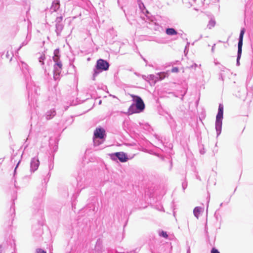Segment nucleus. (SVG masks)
I'll return each mask as SVG.
<instances>
[{
	"instance_id": "nucleus-1",
	"label": "nucleus",
	"mask_w": 253,
	"mask_h": 253,
	"mask_svg": "<svg viewBox=\"0 0 253 253\" xmlns=\"http://www.w3.org/2000/svg\"><path fill=\"white\" fill-rule=\"evenodd\" d=\"M133 103L129 106L128 111L129 114L140 113L145 109V105L143 99L138 95L131 94Z\"/></svg>"
},
{
	"instance_id": "nucleus-2",
	"label": "nucleus",
	"mask_w": 253,
	"mask_h": 253,
	"mask_svg": "<svg viewBox=\"0 0 253 253\" xmlns=\"http://www.w3.org/2000/svg\"><path fill=\"white\" fill-rule=\"evenodd\" d=\"M110 67L109 63L106 60L99 59L97 60L96 64L93 68V73L92 80H95V78L101 72L109 70Z\"/></svg>"
},
{
	"instance_id": "nucleus-3",
	"label": "nucleus",
	"mask_w": 253,
	"mask_h": 253,
	"mask_svg": "<svg viewBox=\"0 0 253 253\" xmlns=\"http://www.w3.org/2000/svg\"><path fill=\"white\" fill-rule=\"evenodd\" d=\"M223 109L224 107L223 104H219L215 120V129L217 137H218L221 132L222 119L223 118Z\"/></svg>"
},
{
	"instance_id": "nucleus-4",
	"label": "nucleus",
	"mask_w": 253,
	"mask_h": 253,
	"mask_svg": "<svg viewBox=\"0 0 253 253\" xmlns=\"http://www.w3.org/2000/svg\"><path fill=\"white\" fill-rule=\"evenodd\" d=\"M111 159L113 161L119 160L121 163L126 162L128 160V156L124 152H118L112 153L110 155Z\"/></svg>"
},
{
	"instance_id": "nucleus-5",
	"label": "nucleus",
	"mask_w": 253,
	"mask_h": 253,
	"mask_svg": "<svg viewBox=\"0 0 253 253\" xmlns=\"http://www.w3.org/2000/svg\"><path fill=\"white\" fill-rule=\"evenodd\" d=\"M55 64L53 66V78L56 81L59 79L60 75L62 70V63L60 60L54 61Z\"/></svg>"
},
{
	"instance_id": "nucleus-6",
	"label": "nucleus",
	"mask_w": 253,
	"mask_h": 253,
	"mask_svg": "<svg viewBox=\"0 0 253 253\" xmlns=\"http://www.w3.org/2000/svg\"><path fill=\"white\" fill-rule=\"evenodd\" d=\"M27 89L28 90V97L30 98L31 96V98L33 96H34V97H35V95H38L40 91V88L38 87L35 85L31 86L29 84H27Z\"/></svg>"
},
{
	"instance_id": "nucleus-7",
	"label": "nucleus",
	"mask_w": 253,
	"mask_h": 253,
	"mask_svg": "<svg viewBox=\"0 0 253 253\" xmlns=\"http://www.w3.org/2000/svg\"><path fill=\"white\" fill-rule=\"evenodd\" d=\"M42 200L41 198L34 199L33 200V209H34V212H39L40 214H42V210L41 209Z\"/></svg>"
},
{
	"instance_id": "nucleus-8",
	"label": "nucleus",
	"mask_w": 253,
	"mask_h": 253,
	"mask_svg": "<svg viewBox=\"0 0 253 253\" xmlns=\"http://www.w3.org/2000/svg\"><path fill=\"white\" fill-rule=\"evenodd\" d=\"M106 134L105 130L101 127L96 128L94 131L93 137L96 138H99L101 140H105Z\"/></svg>"
},
{
	"instance_id": "nucleus-9",
	"label": "nucleus",
	"mask_w": 253,
	"mask_h": 253,
	"mask_svg": "<svg viewBox=\"0 0 253 253\" xmlns=\"http://www.w3.org/2000/svg\"><path fill=\"white\" fill-rule=\"evenodd\" d=\"M40 165V161L37 157L32 158L30 162V171L34 172L36 171Z\"/></svg>"
},
{
	"instance_id": "nucleus-10",
	"label": "nucleus",
	"mask_w": 253,
	"mask_h": 253,
	"mask_svg": "<svg viewBox=\"0 0 253 253\" xmlns=\"http://www.w3.org/2000/svg\"><path fill=\"white\" fill-rule=\"evenodd\" d=\"M246 30L244 28L241 29L239 37L238 39V48H242L243 43V37L245 34Z\"/></svg>"
},
{
	"instance_id": "nucleus-11",
	"label": "nucleus",
	"mask_w": 253,
	"mask_h": 253,
	"mask_svg": "<svg viewBox=\"0 0 253 253\" xmlns=\"http://www.w3.org/2000/svg\"><path fill=\"white\" fill-rule=\"evenodd\" d=\"M56 114V112L55 109H51L45 113V116L47 120L52 119Z\"/></svg>"
},
{
	"instance_id": "nucleus-12",
	"label": "nucleus",
	"mask_w": 253,
	"mask_h": 253,
	"mask_svg": "<svg viewBox=\"0 0 253 253\" xmlns=\"http://www.w3.org/2000/svg\"><path fill=\"white\" fill-rule=\"evenodd\" d=\"M64 24L61 23H56L55 24V32L57 36H60L61 33L64 28Z\"/></svg>"
},
{
	"instance_id": "nucleus-13",
	"label": "nucleus",
	"mask_w": 253,
	"mask_h": 253,
	"mask_svg": "<svg viewBox=\"0 0 253 253\" xmlns=\"http://www.w3.org/2000/svg\"><path fill=\"white\" fill-rule=\"evenodd\" d=\"M60 7V1L59 0H54L52 3L50 9L53 11H56Z\"/></svg>"
},
{
	"instance_id": "nucleus-14",
	"label": "nucleus",
	"mask_w": 253,
	"mask_h": 253,
	"mask_svg": "<svg viewBox=\"0 0 253 253\" xmlns=\"http://www.w3.org/2000/svg\"><path fill=\"white\" fill-rule=\"evenodd\" d=\"M166 33L169 36H174L177 35L178 32L173 28H168L166 29Z\"/></svg>"
},
{
	"instance_id": "nucleus-15",
	"label": "nucleus",
	"mask_w": 253,
	"mask_h": 253,
	"mask_svg": "<svg viewBox=\"0 0 253 253\" xmlns=\"http://www.w3.org/2000/svg\"><path fill=\"white\" fill-rule=\"evenodd\" d=\"M53 54V56L52 57L53 61L60 60V54L59 48H56L54 50Z\"/></svg>"
},
{
	"instance_id": "nucleus-16",
	"label": "nucleus",
	"mask_w": 253,
	"mask_h": 253,
	"mask_svg": "<svg viewBox=\"0 0 253 253\" xmlns=\"http://www.w3.org/2000/svg\"><path fill=\"white\" fill-rule=\"evenodd\" d=\"M203 208L200 207H195L193 210V214L194 216L198 218Z\"/></svg>"
},
{
	"instance_id": "nucleus-17",
	"label": "nucleus",
	"mask_w": 253,
	"mask_h": 253,
	"mask_svg": "<svg viewBox=\"0 0 253 253\" xmlns=\"http://www.w3.org/2000/svg\"><path fill=\"white\" fill-rule=\"evenodd\" d=\"M242 52V48H238L237 56V60H236V65L238 66H239L240 64V60L241 57Z\"/></svg>"
},
{
	"instance_id": "nucleus-18",
	"label": "nucleus",
	"mask_w": 253,
	"mask_h": 253,
	"mask_svg": "<svg viewBox=\"0 0 253 253\" xmlns=\"http://www.w3.org/2000/svg\"><path fill=\"white\" fill-rule=\"evenodd\" d=\"M167 73L163 72H160L157 74V80L158 81H161L163 79H164L167 76Z\"/></svg>"
},
{
	"instance_id": "nucleus-19",
	"label": "nucleus",
	"mask_w": 253,
	"mask_h": 253,
	"mask_svg": "<svg viewBox=\"0 0 253 253\" xmlns=\"http://www.w3.org/2000/svg\"><path fill=\"white\" fill-rule=\"evenodd\" d=\"M104 140H101L99 138H96L93 137V141L94 146H99L100 144H102Z\"/></svg>"
},
{
	"instance_id": "nucleus-20",
	"label": "nucleus",
	"mask_w": 253,
	"mask_h": 253,
	"mask_svg": "<svg viewBox=\"0 0 253 253\" xmlns=\"http://www.w3.org/2000/svg\"><path fill=\"white\" fill-rule=\"evenodd\" d=\"M158 233L159 235L161 237H163L165 239H167L168 238V235L166 231L164 230H159L158 231Z\"/></svg>"
},
{
	"instance_id": "nucleus-21",
	"label": "nucleus",
	"mask_w": 253,
	"mask_h": 253,
	"mask_svg": "<svg viewBox=\"0 0 253 253\" xmlns=\"http://www.w3.org/2000/svg\"><path fill=\"white\" fill-rule=\"evenodd\" d=\"M215 25V21L214 19H211L209 22L207 27L211 29Z\"/></svg>"
},
{
	"instance_id": "nucleus-22",
	"label": "nucleus",
	"mask_w": 253,
	"mask_h": 253,
	"mask_svg": "<svg viewBox=\"0 0 253 253\" xmlns=\"http://www.w3.org/2000/svg\"><path fill=\"white\" fill-rule=\"evenodd\" d=\"M45 59V55L44 54H42L39 57V62L41 63V65L43 66L44 64V61Z\"/></svg>"
},
{
	"instance_id": "nucleus-23",
	"label": "nucleus",
	"mask_w": 253,
	"mask_h": 253,
	"mask_svg": "<svg viewBox=\"0 0 253 253\" xmlns=\"http://www.w3.org/2000/svg\"><path fill=\"white\" fill-rule=\"evenodd\" d=\"M157 75L155 76L154 75L151 74L149 75L147 78L148 80H155V81H158L157 80Z\"/></svg>"
},
{
	"instance_id": "nucleus-24",
	"label": "nucleus",
	"mask_w": 253,
	"mask_h": 253,
	"mask_svg": "<svg viewBox=\"0 0 253 253\" xmlns=\"http://www.w3.org/2000/svg\"><path fill=\"white\" fill-rule=\"evenodd\" d=\"M63 20V17L62 16H58L56 18L55 22L56 23H61L62 21Z\"/></svg>"
},
{
	"instance_id": "nucleus-25",
	"label": "nucleus",
	"mask_w": 253,
	"mask_h": 253,
	"mask_svg": "<svg viewBox=\"0 0 253 253\" xmlns=\"http://www.w3.org/2000/svg\"><path fill=\"white\" fill-rule=\"evenodd\" d=\"M182 187L183 190H184L187 187V182L185 180L182 183Z\"/></svg>"
},
{
	"instance_id": "nucleus-26",
	"label": "nucleus",
	"mask_w": 253,
	"mask_h": 253,
	"mask_svg": "<svg viewBox=\"0 0 253 253\" xmlns=\"http://www.w3.org/2000/svg\"><path fill=\"white\" fill-rule=\"evenodd\" d=\"M27 43L28 42L26 41H24V42H23L20 46L18 48L17 50H19L23 46L27 45Z\"/></svg>"
},
{
	"instance_id": "nucleus-27",
	"label": "nucleus",
	"mask_w": 253,
	"mask_h": 253,
	"mask_svg": "<svg viewBox=\"0 0 253 253\" xmlns=\"http://www.w3.org/2000/svg\"><path fill=\"white\" fill-rule=\"evenodd\" d=\"M20 163V160H19V162L17 163L16 167L15 168V169H14V172H13V177H15V174H16V169H17V168L18 167Z\"/></svg>"
},
{
	"instance_id": "nucleus-28",
	"label": "nucleus",
	"mask_w": 253,
	"mask_h": 253,
	"mask_svg": "<svg viewBox=\"0 0 253 253\" xmlns=\"http://www.w3.org/2000/svg\"><path fill=\"white\" fill-rule=\"evenodd\" d=\"M36 253H46V252L42 249H38L36 250Z\"/></svg>"
},
{
	"instance_id": "nucleus-29",
	"label": "nucleus",
	"mask_w": 253,
	"mask_h": 253,
	"mask_svg": "<svg viewBox=\"0 0 253 253\" xmlns=\"http://www.w3.org/2000/svg\"><path fill=\"white\" fill-rule=\"evenodd\" d=\"M178 71H179V69L177 67H173L171 69V72L172 73H177L178 72Z\"/></svg>"
},
{
	"instance_id": "nucleus-30",
	"label": "nucleus",
	"mask_w": 253,
	"mask_h": 253,
	"mask_svg": "<svg viewBox=\"0 0 253 253\" xmlns=\"http://www.w3.org/2000/svg\"><path fill=\"white\" fill-rule=\"evenodd\" d=\"M211 253H220V252L216 248H213L211 250Z\"/></svg>"
},
{
	"instance_id": "nucleus-31",
	"label": "nucleus",
	"mask_w": 253,
	"mask_h": 253,
	"mask_svg": "<svg viewBox=\"0 0 253 253\" xmlns=\"http://www.w3.org/2000/svg\"><path fill=\"white\" fill-rule=\"evenodd\" d=\"M197 67V64L196 63H194L191 66H190L189 67V68L190 69H192V68L196 69Z\"/></svg>"
},
{
	"instance_id": "nucleus-32",
	"label": "nucleus",
	"mask_w": 253,
	"mask_h": 253,
	"mask_svg": "<svg viewBox=\"0 0 253 253\" xmlns=\"http://www.w3.org/2000/svg\"><path fill=\"white\" fill-rule=\"evenodd\" d=\"M139 5L140 9H142V7H144L145 9V6L142 2L141 4H139Z\"/></svg>"
},
{
	"instance_id": "nucleus-33",
	"label": "nucleus",
	"mask_w": 253,
	"mask_h": 253,
	"mask_svg": "<svg viewBox=\"0 0 253 253\" xmlns=\"http://www.w3.org/2000/svg\"><path fill=\"white\" fill-rule=\"evenodd\" d=\"M5 56L8 59L9 58H10V54L9 53V52L8 51H7L6 53V55H5Z\"/></svg>"
},
{
	"instance_id": "nucleus-34",
	"label": "nucleus",
	"mask_w": 253,
	"mask_h": 253,
	"mask_svg": "<svg viewBox=\"0 0 253 253\" xmlns=\"http://www.w3.org/2000/svg\"><path fill=\"white\" fill-rule=\"evenodd\" d=\"M169 163H170L169 170H170L172 169V162L171 161H170Z\"/></svg>"
},
{
	"instance_id": "nucleus-35",
	"label": "nucleus",
	"mask_w": 253,
	"mask_h": 253,
	"mask_svg": "<svg viewBox=\"0 0 253 253\" xmlns=\"http://www.w3.org/2000/svg\"><path fill=\"white\" fill-rule=\"evenodd\" d=\"M3 249V246L2 245H0V253H2Z\"/></svg>"
},
{
	"instance_id": "nucleus-36",
	"label": "nucleus",
	"mask_w": 253,
	"mask_h": 253,
	"mask_svg": "<svg viewBox=\"0 0 253 253\" xmlns=\"http://www.w3.org/2000/svg\"><path fill=\"white\" fill-rule=\"evenodd\" d=\"M186 92H187V91L186 90V91H184V93H183V94H182V95H181V96H181V99L182 100L183 99V97H184V96L185 95V94L186 93Z\"/></svg>"
},
{
	"instance_id": "nucleus-37",
	"label": "nucleus",
	"mask_w": 253,
	"mask_h": 253,
	"mask_svg": "<svg viewBox=\"0 0 253 253\" xmlns=\"http://www.w3.org/2000/svg\"><path fill=\"white\" fill-rule=\"evenodd\" d=\"M53 168V165H52V164H50V165H49V170L52 169Z\"/></svg>"
},
{
	"instance_id": "nucleus-38",
	"label": "nucleus",
	"mask_w": 253,
	"mask_h": 253,
	"mask_svg": "<svg viewBox=\"0 0 253 253\" xmlns=\"http://www.w3.org/2000/svg\"><path fill=\"white\" fill-rule=\"evenodd\" d=\"M189 45V42H187V44H186V45L185 46V50H184V52L185 53L186 52V48L187 47H188Z\"/></svg>"
},
{
	"instance_id": "nucleus-39",
	"label": "nucleus",
	"mask_w": 253,
	"mask_h": 253,
	"mask_svg": "<svg viewBox=\"0 0 253 253\" xmlns=\"http://www.w3.org/2000/svg\"><path fill=\"white\" fill-rule=\"evenodd\" d=\"M147 77H146V76H145V75H143V76H142V78H143V79H144V80H146V81H148V78H147Z\"/></svg>"
},
{
	"instance_id": "nucleus-40",
	"label": "nucleus",
	"mask_w": 253,
	"mask_h": 253,
	"mask_svg": "<svg viewBox=\"0 0 253 253\" xmlns=\"http://www.w3.org/2000/svg\"><path fill=\"white\" fill-rule=\"evenodd\" d=\"M215 46V44H214L212 46V48H211V51L212 52H213L214 51V47Z\"/></svg>"
},
{
	"instance_id": "nucleus-41",
	"label": "nucleus",
	"mask_w": 253,
	"mask_h": 253,
	"mask_svg": "<svg viewBox=\"0 0 253 253\" xmlns=\"http://www.w3.org/2000/svg\"><path fill=\"white\" fill-rule=\"evenodd\" d=\"M200 152L201 154H204L205 153V151H204V150H201L200 151Z\"/></svg>"
},
{
	"instance_id": "nucleus-42",
	"label": "nucleus",
	"mask_w": 253,
	"mask_h": 253,
	"mask_svg": "<svg viewBox=\"0 0 253 253\" xmlns=\"http://www.w3.org/2000/svg\"><path fill=\"white\" fill-rule=\"evenodd\" d=\"M219 80H221L222 81H223V77H222V74H221L220 75V77L219 78Z\"/></svg>"
},
{
	"instance_id": "nucleus-43",
	"label": "nucleus",
	"mask_w": 253,
	"mask_h": 253,
	"mask_svg": "<svg viewBox=\"0 0 253 253\" xmlns=\"http://www.w3.org/2000/svg\"><path fill=\"white\" fill-rule=\"evenodd\" d=\"M145 10H146V13H147V14H146V16L147 17H148V14H150V13L148 12V11L147 9H145Z\"/></svg>"
},
{
	"instance_id": "nucleus-44",
	"label": "nucleus",
	"mask_w": 253,
	"mask_h": 253,
	"mask_svg": "<svg viewBox=\"0 0 253 253\" xmlns=\"http://www.w3.org/2000/svg\"><path fill=\"white\" fill-rule=\"evenodd\" d=\"M27 67H28V65L26 64L23 63V67L26 68Z\"/></svg>"
},
{
	"instance_id": "nucleus-45",
	"label": "nucleus",
	"mask_w": 253,
	"mask_h": 253,
	"mask_svg": "<svg viewBox=\"0 0 253 253\" xmlns=\"http://www.w3.org/2000/svg\"><path fill=\"white\" fill-rule=\"evenodd\" d=\"M141 58L143 59V60H144V61L147 63V60L145 58H143V57L142 56V55H141Z\"/></svg>"
},
{
	"instance_id": "nucleus-46",
	"label": "nucleus",
	"mask_w": 253,
	"mask_h": 253,
	"mask_svg": "<svg viewBox=\"0 0 253 253\" xmlns=\"http://www.w3.org/2000/svg\"><path fill=\"white\" fill-rule=\"evenodd\" d=\"M190 253V247L188 248V249H187V253Z\"/></svg>"
},
{
	"instance_id": "nucleus-47",
	"label": "nucleus",
	"mask_w": 253,
	"mask_h": 253,
	"mask_svg": "<svg viewBox=\"0 0 253 253\" xmlns=\"http://www.w3.org/2000/svg\"><path fill=\"white\" fill-rule=\"evenodd\" d=\"M47 176L48 177V178L50 176V172H48V174H47Z\"/></svg>"
},
{
	"instance_id": "nucleus-48",
	"label": "nucleus",
	"mask_w": 253,
	"mask_h": 253,
	"mask_svg": "<svg viewBox=\"0 0 253 253\" xmlns=\"http://www.w3.org/2000/svg\"><path fill=\"white\" fill-rule=\"evenodd\" d=\"M43 180H44L45 183H46L47 181H48V180L46 181V178H44Z\"/></svg>"
},
{
	"instance_id": "nucleus-49",
	"label": "nucleus",
	"mask_w": 253,
	"mask_h": 253,
	"mask_svg": "<svg viewBox=\"0 0 253 253\" xmlns=\"http://www.w3.org/2000/svg\"><path fill=\"white\" fill-rule=\"evenodd\" d=\"M230 202V199L228 200V201H227V202L226 203V204H228Z\"/></svg>"
},
{
	"instance_id": "nucleus-50",
	"label": "nucleus",
	"mask_w": 253,
	"mask_h": 253,
	"mask_svg": "<svg viewBox=\"0 0 253 253\" xmlns=\"http://www.w3.org/2000/svg\"><path fill=\"white\" fill-rule=\"evenodd\" d=\"M223 203H221L220 204V207H221L223 205Z\"/></svg>"
},
{
	"instance_id": "nucleus-51",
	"label": "nucleus",
	"mask_w": 253,
	"mask_h": 253,
	"mask_svg": "<svg viewBox=\"0 0 253 253\" xmlns=\"http://www.w3.org/2000/svg\"><path fill=\"white\" fill-rule=\"evenodd\" d=\"M28 147V144H27V145L25 146L24 149H26V147Z\"/></svg>"
},
{
	"instance_id": "nucleus-52",
	"label": "nucleus",
	"mask_w": 253,
	"mask_h": 253,
	"mask_svg": "<svg viewBox=\"0 0 253 253\" xmlns=\"http://www.w3.org/2000/svg\"><path fill=\"white\" fill-rule=\"evenodd\" d=\"M202 38V35H201V36H200V39H201Z\"/></svg>"
},
{
	"instance_id": "nucleus-53",
	"label": "nucleus",
	"mask_w": 253,
	"mask_h": 253,
	"mask_svg": "<svg viewBox=\"0 0 253 253\" xmlns=\"http://www.w3.org/2000/svg\"><path fill=\"white\" fill-rule=\"evenodd\" d=\"M101 103V100H100L99 102V104H100Z\"/></svg>"
},
{
	"instance_id": "nucleus-54",
	"label": "nucleus",
	"mask_w": 253,
	"mask_h": 253,
	"mask_svg": "<svg viewBox=\"0 0 253 253\" xmlns=\"http://www.w3.org/2000/svg\"><path fill=\"white\" fill-rule=\"evenodd\" d=\"M132 253H135L134 252H133Z\"/></svg>"
}]
</instances>
